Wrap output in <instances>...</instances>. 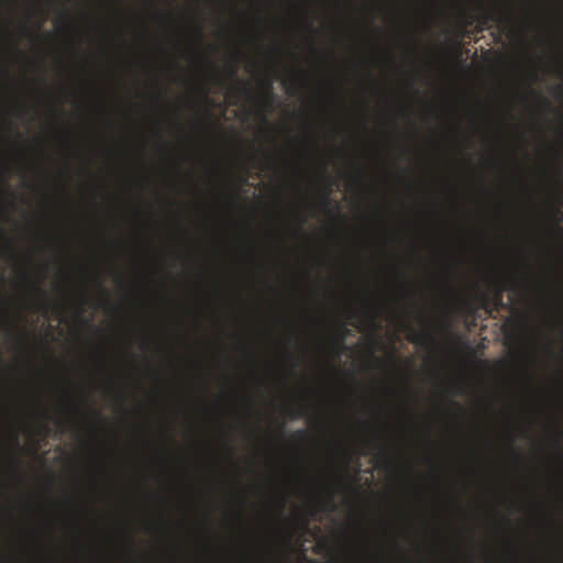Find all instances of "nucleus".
<instances>
[{"label": "nucleus", "mask_w": 563, "mask_h": 563, "mask_svg": "<svg viewBox=\"0 0 563 563\" xmlns=\"http://www.w3.org/2000/svg\"><path fill=\"white\" fill-rule=\"evenodd\" d=\"M487 21H498L501 24L511 25L512 21H514V16H512L511 12H509V11H500V12L483 11L482 12V22L487 23Z\"/></svg>", "instance_id": "obj_1"}, {"label": "nucleus", "mask_w": 563, "mask_h": 563, "mask_svg": "<svg viewBox=\"0 0 563 563\" xmlns=\"http://www.w3.org/2000/svg\"><path fill=\"white\" fill-rule=\"evenodd\" d=\"M503 289H504L503 287H500V288L498 289L497 297H498V299H499V300H501V292H503Z\"/></svg>", "instance_id": "obj_17"}, {"label": "nucleus", "mask_w": 563, "mask_h": 563, "mask_svg": "<svg viewBox=\"0 0 563 563\" xmlns=\"http://www.w3.org/2000/svg\"><path fill=\"white\" fill-rule=\"evenodd\" d=\"M235 74H236V68H235V66H232L230 69V75L233 77V76H235Z\"/></svg>", "instance_id": "obj_14"}, {"label": "nucleus", "mask_w": 563, "mask_h": 563, "mask_svg": "<svg viewBox=\"0 0 563 563\" xmlns=\"http://www.w3.org/2000/svg\"><path fill=\"white\" fill-rule=\"evenodd\" d=\"M514 453H515V455H516V457H517V460H518V461H521V460H522V456L520 455V451H518V450H516V449H515V450H514Z\"/></svg>", "instance_id": "obj_12"}, {"label": "nucleus", "mask_w": 563, "mask_h": 563, "mask_svg": "<svg viewBox=\"0 0 563 563\" xmlns=\"http://www.w3.org/2000/svg\"><path fill=\"white\" fill-rule=\"evenodd\" d=\"M251 93L252 91L249 84L234 85L229 91V95L235 97L238 100H240V98H249Z\"/></svg>", "instance_id": "obj_2"}, {"label": "nucleus", "mask_w": 563, "mask_h": 563, "mask_svg": "<svg viewBox=\"0 0 563 563\" xmlns=\"http://www.w3.org/2000/svg\"><path fill=\"white\" fill-rule=\"evenodd\" d=\"M284 507H285V500L280 501V507H279L280 514L284 512Z\"/></svg>", "instance_id": "obj_15"}, {"label": "nucleus", "mask_w": 563, "mask_h": 563, "mask_svg": "<svg viewBox=\"0 0 563 563\" xmlns=\"http://www.w3.org/2000/svg\"><path fill=\"white\" fill-rule=\"evenodd\" d=\"M307 29L311 32V33H314V30L312 27V24L311 23H307Z\"/></svg>", "instance_id": "obj_16"}, {"label": "nucleus", "mask_w": 563, "mask_h": 563, "mask_svg": "<svg viewBox=\"0 0 563 563\" xmlns=\"http://www.w3.org/2000/svg\"><path fill=\"white\" fill-rule=\"evenodd\" d=\"M306 220L305 219H301L300 220V225L298 227V230H302V225L305 224Z\"/></svg>", "instance_id": "obj_18"}, {"label": "nucleus", "mask_w": 563, "mask_h": 563, "mask_svg": "<svg viewBox=\"0 0 563 563\" xmlns=\"http://www.w3.org/2000/svg\"><path fill=\"white\" fill-rule=\"evenodd\" d=\"M419 336H424L427 340L433 341V336L428 334V333H424V334H413L410 340L411 341H418Z\"/></svg>", "instance_id": "obj_8"}, {"label": "nucleus", "mask_w": 563, "mask_h": 563, "mask_svg": "<svg viewBox=\"0 0 563 563\" xmlns=\"http://www.w3.org/2000/svg\"><path fill=\"white\" fill-rule=\"evenodd\" d=\"M309 410H310L309 405L302 404L299 406V408L294 409L288 415H289V418H291V419L302 418V416L308 415Z\"/></svg>", "instance_id": "obj_3"}, {"label": "nucleus", "mask_w": 563, "mask_h": 563, "mask_svg": "<svg viewBox=\"0 0 563 563\" xmlns=\"http://www.w3.org/2000/svg\"><path fill=\"white\" fill-rule=\"evenodd\" d=\"M344 338H345V334L343 333L340 339H339V345L341 346H344Z\"/></svg>", "instance_id": "obj_13"}, {"label": "nucleus", "mask_w": 563, "mask_h": 563, "mask_svg": "<svg viewBox=\"0 0 563 563\" xmlns=\"http://www.w3.org/2000/svg\"><path fill=\"white\" fill-rule=\"evenodd\" d=\"M7 251L10 253H14L15 249L11 245V243H7Z\"/></svg>", "instance_id": "obj_11"}, {"label": "nucleus", "mask_w": 563, "mask_h": 563, "mask_svg": "<svg viewBox=\"0 0 563 563\" xmlns=\"http://www.w3.org/2000/svg\"><path fill=\"white\" fill-rule=\"evenodd\" d=\"M273 100H274L273 87L271 84H268L265 97L261 101L263 102V107L267 109V108H269Z\"/></svg>", "instance_id": "obj_5"}, {"label": "nucleus", "mask_w": 563, "mask_h": 563, "mask_svg": "<svg viewBox=\"0 0 563 563\" xmlns=\"http://www.w3.org/2000/svg\"><path fill=\"white\" fill-rule=\"evenodd\" d=\"M63 19H64L65 27H70V22H69V20H68V14H67V12H63Z\"/></svg>", "instance_id": "obj_9"}, {"label": "nucleus", "mask_w": 563, "mask_h": 563, "mask_svg": "<svg viewBox=\"0 0 563 563\" xmlns=\"http://www.w3.org/2000/svg\"><path fill=\"white\" fill-rule=\"evenodd\" d=\"M92 413L96 415V416H101V413L98 412V411H93Z\"/></svg>", "instance_id": "obj_19"}, {"label": "nucleus", "mask_w": 563, "mask_h": 563, "mask_svg": "<svg viewBox=\"0 0 563 563\" xmlns=\"http://www.w3.org/2000/svg\"><path fill=\"white\" fill-rule=\"evenodd\" d=\"M29 283H30V286L33 291H36L37 294L43 295V296L46 295L45 290L43 288H41L40 284L32 282V279H29Z\"/></svg>", "instance_id": "obj_7"}, {"label": "nucleus", "mask_w": 563, "mask_h": 563, "mask_svg": "<svg viewBox=\"0 0 563 563\" xmlns=\"http://www.w3.org/2000/svg\"><path fill=\"white\" fill-rule=\"evenodd\" d=\"M309 433L306 429H298L294 432L292 438L298 441L307 440Z\"/></svg>", "instance_id": "obj_6"}, {"label": "nucleus", "mask_w": 563, "mask_h": 563, "mask_svg": "<svg viewBox=\"0 0 563 563\" xmlns=\"http://www.w3.org/2000/svg\"><path fill=\"white\" fill-rule=\"evenodd\" d=\"M196 33H197V35H198V37H199V38H202V36H203V32H202V29H201V27L197 26V27H196Z\"/></svg>", "instance_id": "obj_10"}, {"label": "nucleus", "mask_w": 563, "mask_h": 563, "mask_svg": "<svg viewBox=\"0 0 563 563\" xmlns=\"http://www.w3.org/2000/svg\"><path fill=\"white\" fill-rule=\"evenodd\" d=\"M330 194H331V186L328 189H325L321 205L324 207L331 206L334 210H338V208H340V206H339V203H336V201H333L330 199Z\"/></svg>", "instance_id": "obj_4"}]
</instances>
